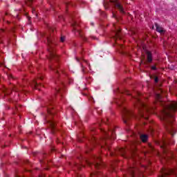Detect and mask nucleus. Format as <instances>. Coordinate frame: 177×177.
<instances>
[{
    "label": "nucleus",
    "instance_id": "47",
    "mask_svg": "<svg viewBox=\"0 0 177 177\" xmlns=\"http://www.w3.org/2000/svg\"><path fill=\"white\" fill-rule=\"evenodd\" d=\"M111 156H113V153H111Z\"/></svg>",
    "mask_w": 177,
    "mask_h": 177
},
{
    "label": "nucleus",
    "instance_id": "2",
    "mask_svg": "<svg viewBox=\"0 0 177 177\" xmlns=\"http://www.w3.org/2000/svg\"><path fill=\"white\" fill-rule=\"evenodd\" d=\"M132 96L133 97H134L136 103H137V106L142 107V109H143V110L140 111V115L138 118L149 120V115H147V114H149V113H151V110H153V108H151L150 106L146 105V104L143 103V101H142V98H140L142 94L139 91H134V95H132Z\"/></svg>",
    "mask_w": 177,
    "mask_h": 177
},
{
    "label": "nucleus",
    "instance_id": "5",
    "mask_svg": "<svg viewBox=\"0 0 177 177\" xmlns=\"http://www.w3.org/2000/svg\"><path fill=\"white\" fill-rule=\"evenodd\" d=\"M92 161L93 162H89V160H86V162L87 165H92L93 164L96 169H100L102 167L104 166V164L102 162L100 156H93Z\"/></svg>",
    "mask_w": 177,
    "mask_h": 177
},
{
    "label": "nucleus",
    "instance_id": "30",
    "mask_svg": "<svg viewBox=\"0 0 177 177\" xmlns=\"http://www.w3.org/2000/svg\"><path fill=\"white\" fill-rule=\"evenodd\" d=\"M37 78H38V80H40V81H42V80H44V76L39 75Z\"/></svg>",
    "mask_w": 177,
    "mask_h": 177
},
{
    "label": "nucleus",
    "instance_id": "23",
    "mask_svg": "<svg viewBox=\"0 0 177 177\" xmlns=\"http://www.w3.org/2000/svg\"><path fill=\"white\" fill-rule=\"evenodd\" d=\"M47 113L50 115H53L55 114V110L52 109V108L47 106Z\"/></svg>",
    "mask_w": 177,
    "mask_h": 177
},
{
    "label": "nucleus",
    "instance_id": "45",
    "mask_svg": "<svg viewBox=\"0 0 177 177\" xmlns=\"http://www.w3.org/2000/svg\"><path fill=\"white\" fill-rule=\"evenodd\" d=\"M77 62H79V61H80V59H78V58H77Z\"/></svg>",
    "mask_w": 177,
    "mask_h": 177
},
{
    "label": "nucleus",
    "instance_id": "31",
    "mask_svg": "<svg viewBox=\"0 0 177 177\" xmlns=\"http://www.w3.org/2000/svg\"><path fill=\"white\" fill-rule=\"evenodd\" d=\"M151 70H153V71L157 70V67H156V66H152L151 67Z\"/></svg>",
    "mask_w": 177,
    "mask_h": 177
},
{
    "label": "nucleus",
    "instance_id": "38",
    "mask_svg": "<svg viewBox=\"0 0 177 177\" xmlns=\"http://www.w3.org/2000/svg\"><path fill=\"white\" fill-rule=\"evenodd\" d=\"M92 39H97L96 37H93V36L92 37Z\"/></svg>",
    "mask_w": 177,
    "mask_h": 177
},
{
    "label": "nucleus",
    "instance_id": "19",
    "mask_svg": "<svg viewBox=\"0 0 177 177\" xmlns=\"http://www.w3.org/2000/svg\"><path fill=\"white\" fill-rule=\"evenodd\" d=\"M155 26L156 28V31L160 32V34H164V32H165V30L162 29V28L160 27L158 24H155Z\"/></svg>",
    "mask_w": 177,
    "mask_h": 177
},
{
    "label": "nucleus",
    "instance_id": "32",
    "mask_svg": "<svg viewBox=\"0 0 177 177\" xmlns=\"http://www.w3.org/2000/svg\"><path fill=\"white\" fill-rule=\"evenodd\" d=\"M154 81H155L156 84H157V82H158V77H155Z\"/></svg>",
    "mask_w": 177,
    "mask_h": 177
},
{
    "label": "nucleus",
    "instance_id": "34",
    "mask_svg": "<svg viewBox=\"0 0 177 177\" xmlns=\"http://www.w3.org/2000/svg\"><path fill=\"white\" fill-rule=\"evenodd\" d=\"M113 17H114L115 19H117V15H115V14L113 13Z\"/></svg>",
    "mask_w": 177,
    "mask_h": 177
},
{
    "label": "nucleus",
    "instance_id": "15",
    "mask_svg": "<svg viewBox=\"0 0 177 177\" xmlns=\"http://www.w3.org/2000/svg\"><path fill=\"white\" fill-rule=\"evenodd\" d=\"M50 69L53 70L54 73H55L56 78H59V77L60 76V72H59L58 66H50Z\"/></svg>",
    "mask_w": 177,
    "mask_h": 177
},
{
    "label": "nucleus",
    "instance_id": "8",
    "mask_svg": "<svg viewBox=\"0 0 177 177\" xmlns=\"http://www.w3.org/2000/svg\"><path fill=\"white\" fill-rule=\"evenodd\" d=\"M175 177V171L173 169H167L162 171L161 176L160 177Z\"/></svg>",
    "mask_w": 177,
    "mask_h": 177
},
{
    "label": "nucleus",
    "instance_id": "22",
    "mask_svg": "<svg viewBox=\"0 0 177 177\" xmlns=\"http://www.w3.org/2000/svg\"><path fill=\"white\" fill-rule=\"evenodd\" d=\"M102 177L103 176V175H102V173L99 172V171H97V172H94V173H92L91 174V177Z\"/></svg>",
    "mask_w": 177,
    "mask_h": 177
},
{
    "label": "nucleus",
    "instance_id": "21",
    "mask_svg": "<svg viewBox=\"0 0 177 177\" xmlns=\"http://www.w3.org/2000/svg\"><path fill=\"white\" fill-rule=\"evenodd\" d=\"M119 153L122 157H124V158H127V156H125V153H127V151L124 148L119 149Z\"/></svg>",
    "mask_w": 177,
    "mask_h": 177
},
{
    "label": "nucleus",
    "instance_id": "1",
    "mask_svg": "<svg viewBox=\"0 0 177 177\" xmlns=\"http://www.w3.org/2000/svg\"><path fill=\"white\" fill-rule=\"evenodd\" d=\"M156 99L157 100V104L162 107L160 120L162 121L166 131L171 136H174L175 133V129H174V121H175L174 113L177 110V102L167 103L162 101V97L160 94L156 95Z\"/></svg>",
    "mask_w": 177,
    "mask_h": 177
},
{
    "label": "nucleus",
    "instance_id": "43",
    "mask_svg": "<svg viewBox=\"0 0 177 177\" xmlns=\"http://www.w3.org/2000/svg\"><path fill=\"white\" fill-rule=\"evenodd\" d=\"M61 72H62V74H65V73H64V71H61Z\"/></svg>",
    "mask_w": 177,
    "mask_h": 177
},
{
    "label": "nucleus",
    "instance_id": "9",
    "mask_svg": "<svg viewBox=\"0 0 177 177\" xmlns=\"http://www.w3.org/2000/svg\"><path fill=\"white\" fill-rule=\"evenodd\" d=\"M72 27L73 28V31L77 32L80 37H81L84 41H86V37H84V35H82V33H81V30H80V29L78 28V27H79L78 23L73 21V23L72 24Z\"/></svg>",
    "mask_w": 177,
    "mask_h": 177
},
{
    "label": "nucleus",
    "instance_id": "37",
    "mask_svg": "<svg viewBox=\"0 0 177 177\" xmlns=\"http://www.w3.org/2000/svg\"><path fill=\"white\" fill-rule=\"evenodd\" d=\"M102 122H104V124H107V122H106V120H102Z\"/></svg>",
    "mask_w": 177,
    "mask_h": 177
},
{
    "label": "nucleus",
    "instance_id": "42",
    "mask_svg": "<svg viewBox=\"0 0 177 177\" xmlns=\"http://www.w3.org/2000/svg\"><path fill=\"white\" fill-rule=\"evenodd\" d=\"M48 104H52V101L51 100H50Z\"/></svg>",
    "mask_w": 177,
    "mask_h": 177
},
{
    "label": "nucleus",
    "instance_id": "6",
    "mask_svg": "<svg viewBox=\"0 0 177 177\" xmlns=\"http://www.w3.org/2000/svg\"><path fill=\"white\" fill-rule=\"evenodd\" d=\"M122 111L123 122L124 124H128V120H129L131 117H135L133 113L125 107L122 108Z\"/></svg>",
    "mask_w": 177,
    "mask_h": 177
},
{
    "label": "nucleus",
    "instance_id": "51",
    "mask_svg": "<svg viewBox=\"0 0 177 177\" xmlns=\"http://www.w3.org/2000/svg\"><path fill=\"white\" fill-rule=\"evenodd\" d=\"M91 26H93V24H91Z\"/></svg>",
    "mask_w": 177,
    "mask_h": 177
},
{
    "label": "nucleus",
    "instance_id": "36",
    "mask_svg": "<svg viewBox=\"0 0 177 177\" xmlns=\"http://www.w3.org/2000/svg\"><path fill=\"white\" fill-rule=\"evenodd\" d=\"M8 77H9V78H13V76H12V75H8Z\"/></svg>",
    "mask_w": 177,
    "mask_h": 177
},
{
    "label": "nucleus",
    "instance_id": "11",
    "mask_svg": "<svg viewBox=\"0 0 177 177\" xmlns=\"http://www.w3.org/2000/svg\"><path fill=\"white\" fill-rule=\"evenodd\" d=\"M115 130L114 129H110L109 131L107 133L104 131L106 135L105 139H115Z\"/></svg>",
    "mask_w": 177,
    "mask_h": 177
},
{
    "label": "nucleus",
    "instance_id": "29",
    "mask_svg": "<svg viewBox=\"0 0 177 177\" xmlns=\"http://www.w3.org/2000/svg\"><path fill=\"white\" fill-rule=\"evenodd\" d=\"M66 39V37L64 36H62L61 38H60V41L62 42H64V40Z\"/></svg>",
    "mask_w": 177,
    "mask_h": 177
},
{
    "label": "nucleus",
    "instance_id": "41",
    "mask_svg": "<svg viewBox=\"0 0 177 177\" xmlns=\"http://www.w3.org/2000/svg\"><path fill=\"white\" fill-rule=\"evenodd\" d=\"M41 164H44L45 162H44L43 160L40 161Z\"/></svg>",
    "mask_w": 177,
    "mask_h": 177
},
{
    "label": "nucleus",
    "instance_id": "40",
    "mask_svg": "<svg viewBox=\"0 0 177 177\" xmlns=\"http://www.w3.org/2000/svg\"><path fill=\"white\" fill-rule=\"evenodd\" d=\"M75 167H77L79 169L80 168L79 165H75Z\"/></svg>",
    "mask_w": 177,
    "mask_h": 177
},
{
    "label": "nucleus",
    "instance_id": "44",
    "mask_svg": "<svg viewBox=\"0 0 177 177\" xmlns=\"http://www.w3.org/2000/svg\"><path fill=\"white\" fill-rule=\"evenodd\" d=\"M132 33H133V35H135V34H136L135 32H132Z\"/></svg>",
    "mask_w": 177,
    "mask_h": 177
},
{
    "label": "nucleus",
    "instance_id": "12",
    "mask_svg": "<svg viewBox=\"0 0 177 177\" xmlns=\"http://www.w3.org/2000/svg\"><path fill=\"white\" fill-rule=\"evenodd\" d=\"M48 125H50V128H51L52 133H55V131H56V122L54 120H49Z\"/></svg>",
    "mask_w": 177,
    "mask_h": 177
},
{
    "label": "nucleus",
    "instance_id": "27",
    "mask_svg": "<svg viewBox=\"0 0 177 177\" xmlns=\"http://www.w3.org/2000/svg\"><path fill=\"white\" fill-rule=\"evenodd\" d=\"M122 93H125V95H132L131 93H129V91H128V90H124V92Z\"/></svg>",
    "mask_w": 177,
    "mask_h": 177
},
{
    "label": "nucleus",
    "instance_id": "28",
    "mask_svg": "<svg viewBox=\"0 0 177 177\" xmlns=\"http://www.w3.org/2000/svg\"><path fill=\"white\" fill-rule=\"evenodd\" d=\"M149 151H153L154 150V147H153V145H149Z\"/></svg>",
    "mask_w": 177,
    "mask_h": 177
},
{
    "label": "nucleus",
    "instance_id": "18",
    "mask_svg": "<svg viewBox=\"0 0 177 177\" xmlns=\"http://www.w3.org/2000/svg\"><path fill=\"white\" fill-rule=\"evenodd\" d=\"M140 138L143 143H146V142L149 140V136H147V134H141Z\"/></svg>",
    "mask_w": 177,
    "mask_h": 177
},
{
    "label": "nucleus",
    "instance_id": "7",
    "mask_svg": "<svg viewBox=\"0 0 177 177\" xmlns=\"http://www.w3.org/2000/svg\"><path fill=\"white\" fill-rule=\"evenodd\" d=\"M139 172V169L136 168V167H131L128 169L127 173L129 176H125L124 177H136L138 176V174Z\"/></svg>",
    "mask_w": 177,
    "mask_h": 177
},
{
    "label": "nucleus",
    "instance_id": "25",
    "mask_svg": "<svg viewBox=\"0 0 177 177\" xmlns=\"http://www.w3.org/2000/svg\"><path fill=\"white\" fill-rule=\"evenodd\" d=\"M6 33V32L3 29H0V38L3 37V35Z\"/></svg>",
    "mask_w": 177,
    "mask_h": 177
},
{
    "label": "nucleus",
    "instance_id": "33",
    "mask_svg": "<svg viewBox=\"0 0 177 177\" xmlns=\"http://www.w3.org/2000/svg\"><path fill=\"white\" fill-rule=\"evenodd\" d=\"M3 21L7 23L8 24H10V22L9 21L5 20V18L3 19Z\"/></svg>",
    "mask_w": 177,
    "mask_h": 177
},
{
    "label": "nucleus",
    "instance_id": "3",
    "mask_svg": "<svg viewBox=\"0 0 177 177\" xmlns=\"http://www.w3.org/2000/svg\"><path fill=\"white\" fill-rule=\"evenodd\" d=\"M156 145L160 146V149H162L164 154L166 155V159L174 158L175 156L174 155V152L172 151H169L167 149V145H174V142L171 141L169 138L164 139L160 141H156Z\"/></svg>",
    "mask_w": 177,
    "mask_h": 177
},
{
    "label": "nucleus",
    "instance_id": "26",
    "mask_svg": "<svg viewBox=\"0 0 177 177\" xmlns=\"http://www.w3.org/2000/svg\"><path fill=\"white\" fill-rule=\"evenodd\" d=\"M11 90L13 91L14 92H19V88H17L16 86H13Z\"/></svg>",
    "mask_w": 177,
    "mask_h": 177
},
{
    "label": "nucleus",
    "instance_id": "20",
    "mask_svg": "<svg viewBox=\"0 0 177 177\" xmlns=\"http://www.w3.org/2000/svg\"><path fill=\"white\" fill-rule=\"evenodd\" d=\"M115 36L116 38H118L119 39H121V35H120V32H121V29L115 27Z\"/></svg>",
    "mask_w": 177,
    "mask_h": 177
},
{
    "label": "nucleus",
    "instance_id": "35",
    "mask_svg": "<svg viewBox=\"0 0 177 177\" xmlns=\"http://www.w3.org/2000/svg\"><path fill=\"white\" fill-rule=\"evenodd\" d=\"M50 32H53V31H54V30H53V28H50Z\"/></svg>",
    "mask_w": 177,
    "mask_h": 177
},
{
    "label": "nucleus",
    "instance_id": "50",
    "mask_svg": "<svg viewBox=\"0 0 177 177\" xmlns=\"http://www.w3.org/2000/svg\"><path fill=\"white\" fill-rule=\"evenodd\" d=\"M120 47L122 48V45H121Z\"/></svg>",
    "mask_w": 177,
    "mask_h": 177
},
{
    "label": "nucleus",
    "instance_id": "14",
    "mask_svg": "<svg viewBox=\"0 0 177 177\" xmlns=\"http://www.w3.org/2000/svg\"><path fill=\"white\" fill-rule=\"evenodd\" d=\"M90 142H91V145L88 147V150H92L93 149V147L95 146V145H96V143H97V140H96V138H95L94 136H91Z\"/></svg>",
    "mask_w": 177,
    "mask_h": 177
},
{
    "label": "nucleus",
    "instance_id": "39",
    "mask_svg": "<svg viewBox=\"0 0 177 177\" xmlns=\"http://www.w3.org/2000/svg\"><path fill=\"white\" fill-rule=\"evenodd\" d=\"M120 102H121V103H122V102H124V98H122V99L120 100Z\"/></svg>",
    "mask_w": 177,
    "mask_h": 177
},
{
    "label": "nucleus",
    "instance_id": "17",
    "mask_svg": "<svg viewBox=\"0 0 177 177\" xmlns=\"http://www.w3.org/2000/svg\"><path fill=\"white\" fill-rule=\"evenodd\" d=\"M39 84H38V82H37V80H34L31 83H30V86H32V88H34L35 89H39V88H38L39 86Z\"/></svg>",
    "mask_w": 177,
    "mask_h": 177
},
{
    "label": "nucleus",
    "instance_id": "10",
    "mask_svg": "<svg viewBox=\"0 0 177 177\" xmlns=\"http://www.w3.org/2000/svg\"><path fill=\"white\" fill-rule=\"evenodd\" d=\"M111 2L113 3V6L118 9L121 13H125V11H124V7L118 2V0H111Z\"/></svg>",
    "mask_w": 177,
    "mask_h": 177
},
{
    "label": "nucleus",
    "instance_id": "49",
    "mask_svg": "<svg viewBox=\"0 0 177 177\" xmlns=\"http://www.w3.org/2000/svg\"><path fill=\"white\" fill-rule=\"evenodd\" d=\"M114 27H115V24H113Z\"/></svg>",
    "mask_w": 177,
    "mask_h": 177
},
{
    "label": "nucleus",
    "instance_id": "16",
    "mask_svg": "<svg viewBox=\"0 0 177 177\" xmlns=\"http://www.w3.org/2000/svg\"><path fill=\"white\" fill-rule=\"evenodd\" d=\"M146 55L148 63H151L153 62V54H151V52L147 50Z\"/></svg>",
    "mask_w": 177,
    "mask_h": 177
},
{
    "label": "nucleus",
    "instance_id": "13",
    "mask_svg": "<svg viewBox=\"0 0 177 177\" xmlns=\"http://www.w3.org/2000/svg\"><path fill=\"white\" fill-rule=\"evenodd\" d=\"M56 84L57 85V87L55 88V92L56 93H62V91H63V88L64 86V84H63L62 82H60L59 84L56 82Z\"/></svg>",
    "mask_w": 177,
    "mask_h": 177
},
{
    "label": "nucleus",
    "instance_id": "4",
    "mask_svg": "<svg viewBox=\"0 0 177 177\" xmlns=\"http://www.w3.org/2000/svg\"><path fill=\"white\" fill-rule=\"evenodd\" d=\"M47 39V44L48 46V53H49V60H55V62H57L59 60V57L57 55H56V53L55 52V45L56 44L55 43V41L53 40V38L52 37V35L46 36Z\"/></svg>",
    "mask_w": 177,
    "mask_h": 177
},
{
    "label": "nucleus",
    "instance_id": "48",
    "mask_svg": "<svg viewBox=\"0 0 177 177\" xmlns=\"http://www.w3.org/2000/svg\"><path fill=\"white\" fill-rule=\"evenodd\" d=\"M16 16H17V17H19V15H17Z\"/></svg>",
    "mask_w": 177,
    "mask_h": 177
},
{
    "label": "nucleus",
    "instance_id": "24",
    "mask_svg": "<svg viewBox=\"0 0 177 177\" xmlns=\"http://www.w3.org/2000/svg\"><path fill=\"white\" fill-rule=\"evenodd\" d=\"M25 3L28 6H31V4L32 3V0H25Z\"/></svg>",
    "mask_w": 177,
    "mask_h": 177
},
{
    "label": "nucleus",
    "instance_id": "46",
    "mask_svg": "<svg viewBox=\"0 0 177 177\" xmlns=\"http://www.w3.org/2000/svg\"><path fill=\"white\" fill-rule=\"evenodd\" d=\"M106 121H109V119H108V118H106Z\"/></svg>",
    "mask_w": 177,
    "mask_h": 177
}]
</instances>
